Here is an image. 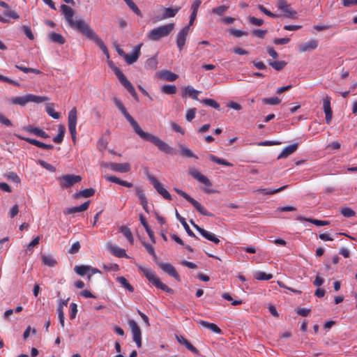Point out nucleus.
Listing matches in <instances>:
<instances>
[{
	"instance_id": "63",
	"label": "nucleus",
	"mask_w": 357,
	"mask_h": 357,
	"mask_svg": "<svg viewBox=\"0 0 357 357\" xmlns=\"http://www.w3.org/2000/svg\"><path fill=\"white\" fill-rule=\"evenodd\" d=\"M250 23L255 26H261L263 24L264 21L261 19H258L255 17H250L248 18Z\"/></svg>"
},
{
	"instance_id": "21",
	"label": "nucleus",
	"mask_w": 357,
	"mask_h": 357,
	"mask_svg": "<svg viewBox=\"0 0 357 357\" xmlns=\"http://www.w3.org/2000/svg\"><path fill=\"white\" fill-rule=\"evenodd\" d=\"M324 111L326 114V122L330 124L333 117V112L331 107V98L326 96L323 99Z\"/></svg>"
},
{
	"instance_id": "64",
	"label": "nucleus",
	"mask_w": 357,
	"mask_h": 357,
	"mask_svg": "<svg viewBox=\"0 0 357 357\" xmlns=\"http://www.w3.org/2000/svg\"><path fill=\"white\" fill-rule=\"evenodd\" d=\"M19 213V207L17 204H15L9 211L8 215L10 218H13Z\"/></svg>"
},
{
	"instance_id": "59",
	"label": "nucleus",
	"mask_w": 357,
	"mask_h": 357,
	"mask_svg": "<svg viewBox=\"0 0 357 357\" xmlns=\"http://www.w3.org/2000/svg\"><path fill=\"white\" fill-rule=\"evenodd\" d=\"M22 29L23 30L24 33L28 37L29 39H30V40L34 39L33 33H32V31L29 26L23 25L22 26Z\"/></svg>"
},
{
	"instance_id": "38",
	"label": "nucleus",
	"mask_w": 357,
	"mask_h": 357,
	"mask_svg": "<svg viewBox=\"0 0 357 357\" xmlns=\"http://www.w3.org/2000/svg\"><path fill=\"white\" fill-rule=\"evenodd\" d=\"M116 281L120 283L124 288H126L127 290H128L130 292L134 291L133 287L130 284V283L128 282L126 278L121 276L116 278Z\"/></svg>"
},
{
	"instance_id": "60",
	"label": "nucleus",
	"mask_w": 357,
	"mask_h": 357,
	"mask_svg": "<svg viewBox=\"0 0 357 357\" xmlns=\"http://www.w3.org/2000/svg\"><path fill=\"white\" fill-rule=\"evenodd\" d=\"M47 113L54 119H58L60 116L58 112H56L53 107L48 106L46 108Z\"/></svg>"
},
{
	"instance_id": "29",
	"label": "nucleus",
	"mask_w": 357,
	"mask_h": 357,
	"mask_svg": "<svg viewBox=\"0 0 357 357\" xmlns=\"http://www.w3.org/2000/svg\"><path fill=\"white\" fill-rule=\"evenodd\" d=\"M198 324L200 326L205 327L206 328H208L209 330L212 331L213 332L220 334L222 333V330L215 324L209 323L206 321L200 320L198 322Z\"/></svg>"
},
{
	"instance_id": "3",
	"label": "nucleus",
	"mask_w": 357,
	"mask_h": 357,
	"mask_svg": "<svg viewBox=\"0 0 357 357\" xmlns=\"http://www.w3.org/2000/svg\"><path fill=\"white\" fill-rule=\"evenodd\" d=\"M174 23H169L165 25L157 26L151 29L146 34L149 40L158 41L160 39L167 37L174 30Z\"/></svg>"
},
{
	"instance_id": "33",
	"label": "nucleus",
	"mask_w": 357,
	"mask_h": 357,
	"mask_svg": "<svg viewBox=\"0 0 357 357\" xmlns=\"http://www.w3.org/2000/svg\"><path fill=\"white\" fill-rule=\"evenodd\" d=\"M119 231L123 234V236L127 238L130 244H133L134 238L130 229L128 227L126 226H121L119 228Z\"/></svg>"
},
{
	"instance_id": "61",
	"label": "nucleus",
	"mask_w": 357,
	"mask_h": 357,
	"mask_svg": "<svg viewBox=\"0 0 357 357\" xmlns=\"http://www.w3.org/2000/svg\"><path fill=\"white\" fill-rule=\"evenodd\" d=\"M196 108H191L187 111L185 119L188 121H191L195 117Z\"/></svg>"
},
{
	"instance_id": "12",
	"label": "nucleus",
	"mask_w": 357,
	"mask_h": 357,
	"mask_svg": "<svg viewBox=\"0 0 357 357\" xmlns=\"http://www.w3.org/2000/svg\"><path fill=\"white\" fill-rule=\"evenodd\" d=\"M148 178L153 185L156 191L165 199L172 200V196L169 192L163 187L160 181L153 176L149 175Z\"/></svg>"
},
{
	"instance_id": "2",
	"label": "nucleus",
	"mask_w": 357,
	"mask_h": 357,
	"mask_svg": "<svg viewBox=\"0 0 357 357\" xmlns=\"http://www.w3.org/2000/svg\"><path fill=\"white\" fill-rule=\"evenodd\" d=\"M136 133L144 140L151 142L157 146L160 151L166 154H174V149L168 144L161 140L158 137L149 132H144L141 128L136 132Z\"/></svg>"
},
{
	"instance_id": "34",
	"label": "nucleus",
	"mask_w": 357,
	"mask_h": 357,
	"mask_svg": "<svg viewBox=\"0 0 357 357\" xmlns=\"http://www.w3.org/2000/svg\"><path fill=\"white\" fill-rule=\"evenodd\" d=\"M208 159L217 164H219V165H222L227 166V167L233 166V165L231 162L227 161L226 160L218 158L212 154L208 155Z\"/></svg>"
},
{
	"instance_id": "31",
	"label": "nucleus",
	"mask_w": 357,
	"mask_h": 357,
	"mask_svg": "<svg viewBox=\"0 0 357 357\" xmlns=\"http://www.w3.org/2000/svg\"><path fill=\"white\" fill-rule=\"evenodd\" d=\"M58 132L59 133L57 135L53 138V142L56 144H61L63 140L64 135L66 132L65 126L63 125H59L58 126Z\"/></svg>"
},
{
	"instance_id": "18",
	"label": "nucleus",
	"mask_w": 357,
	"mask_h": 357,
	"mask_svg": "<svg viewBox=\"0 0 357 357\" xmlns=\"http://www.w3.org/2000/svg\"><path fill=\"white\" fill-rule=\"evenodd\" d=\"M158 266L165 273H167L170 276L173 277L176 280H179L180 277L178 273L176 272L174 267L169 263H163V262H159L155 261Z\"/></svg>"
},
{
	"instance_id": "35",
	"label": "nucleus",
	"mask_w": 357,
	"mask_h": 357,
	"mask_svg": "<svg viewBox=\"0 0 357 357\" xmlns=\"http://www.w3.org/2000/svg\"><path fill=\"white\" fill-rule=\"evenodd\" d=\"M287 185H283L279 188L277 189H271V188H260L258 189L257 191L261 192L263 195H273L277 192H279L283 190H284Z\"/></svg>"
},
{
	"instance_id": "45",
	"label": "nucleus",
	"mask_w": 357,
	"mask_h": 357,
	"mask_svg": "<svg viewBox=\"0 0 357 357\" xmlns=\"http://www.w3.org/2000/svg\"><path fill=\"white\" fill-rule=\"evenodd\" d=\"M145 66H146V68H149V69H152V70L156 69L158 67L157 59L155 57H151V58L148 59L146 61Z\"/></svg>"
},
{
	"instance_id": "20",
	"label": "nucleus",
	"mask_w": 357,
	"mask_h": 357,
	"mask_svg": "<svg viewBox=\"0 0 357 357\" xmlns=\"http://www.w3.org/2000/svg\"><path fill=\"white\" fill-rule=\"evenodd\" d=\"M142 46V43L135 46L131 54H126V55H124V59L127 63L132 64L137 61L141 54L140 49Z\"/></svg>"
},
{
	"instance_id": "37",
	"label": "nucleus",
	"mask_w": 357,
	"mask_h": 357,
	"mask_svg": "<svg viewBox=\"0 0 357 357\" xmlns=\"http://www.w3.org/2000/svg\"><path fill=\"white\" fill-rule=\"evenodd\" d=\"M268 64L273 67L276 70H282L285 66L287 65V63L284 61H268Z\"/></svg>"
},
{
	"instance_id": "44",
	"label": "nucleus",
	"mask_w": 357,
	"mask_h": 357,
	"mask_svg": "<svg viewBox=\"0 0 357 357\" xmlns=\"http://www.w3.org/2000/svg\"><path fill=\"white\" fill-rule=\"evenodd\" d=\"M201 102L204 105H205L206 106L211 107H213L214 109H220L219 103H218L215 100H214L213 99L204 98L202 100H201Z\"/></svg>"
},
{
	"instance_id": "30",
	"label": "nucleus",
	"mask_w": 357,
	"mask_h": 357,
	"mask_svg": "<svg viewBox=\"0 0 357 357\" xmlns=\"http://www.w3.org/2000/svg\"><path fill=\"white\" fill-rule=\"evenodd\" d=\"M48 38L52 43H58L60 45H63L66 42L65 38L63 37L61 34L55 32H52L49 33Z\"/></svg>"
},
{
	"instance_id": "25",
	"label": "nucleus",
	"mask_w": 357,
	"mask_h": 357,
	"mask_svg": "<svg viewBox=\"0 0 357 357\" xmlns=\"http://www.w3.org/2000/svg\"><path fill=\"white\" fill-rule=\"evenodd\" d=\"M318 46V41L317 40H310L299 46V50L301 52H305L309 50H315Z\"/></svg>"
},
{
	"instance_id": "15",
	"label": "nucleus",
	"mask_w": 357,
	"mask_h": 357,
	"mask_svg": "<svg viewBox=\"0 0 357 357\" xmlns=\"http://www.w3.org/2000/svg\"><path fill=\"white\" fill-rule=\"evenodd\" d=\"M102 166L109 168L112 171L120 172V173H126L130 172L131 167L130 165L128 162L125 163H116V162H109L104 163Z\"/></svg>"
},
{
	"instance_id": "58",
	"label": "nucleus",
	"mask_w": 357,
	"mask_h": 357,
	"mask_svg": "<svg viewBox=\"0 0 357 357\" xmlns=\"http://www.w3.org/2000/svg\"><path fill=\"white\" fill-rule=\"evenodd\" d=\"M229 33L232 36H234L235 37H237V38L241 37L243 36H248V34L245 31H241V30H238V29H230L229 30Z\"/></svg>"
},
{
	"instance_id": "27",
	"label": "nucleus",
	"mask_w": 357,
	"mask_h": 357,
	"mask_svg": "<svg viewBox=\"0 0 357 357\" xmlns=\"http://www.w3.org/2000/svg\"><path fill=\"white\" fill-rule=\"evenodd\" d=\"M296 220H300V221L309 222H311V223H312L317 226H319V227L326 226V225H329V222L326 221V220H320L312 219V218H304L303 216H298L296 218Z\"/></svg>"
},
{
	"instance_id": "41",
	"label": "nucleus",
	"mask_w": 357,
	"mask_h": 357,
	"mask_svg": "<svg viewBox=\"0 0 357 357\" xmlns=\"http://www.w3.org/2000/svg\"><path fill=\"white\" fill-rule=\"evenodd\" d=\"M161 91L165 94L173 95L176 93V87L175 85H164L161 88Z\"/></svg>"
},
{
	"instance_id": "57",
	"label": "nucleus",
	"mask_w": 357,
	"mask_h": 357,
	"mask_svg": "<svg viewBox=\"0 0 357 357\" xmlns=\"http://www.w3.org/2000/svg\"><path fill=\"white\" fill-rule=\"evenodd\" d=\"M257 8L263 13H264L265 15H268V16H269L271 17L275 18V17H279L278 15H277L271 13V11H269L263 5H258Z\"/></svg>"
},
{
	"instance_id": "10",
	"label": "nucleus",
	"mask_w": 357,
	"mask_h": 357,
	"mask_svg": "<svg viewBox=\"0 0 357 357\" xmlns=\"http://www.w3.org/2000/svg\"><path fill=\"white\" fill-rule=\"evenodd\" d=\"M113 101H114V103L115 104V105L119 108V109L121 111L122 114L126 119V120L130 123V125L132 126L135 132H136L140 128L137 122L127 112L126 108L124 107V105L122 103V102L121 101V100H119L117 98H114L113 99Z\"/></svg>"
},
{
	"instance_id": "54",
	"label": "nucleus",
	"mask_w": 357,
	"mask_h": 357,
	"mask_svg": "<svg viewBox=\"0 0 357 357\" xmlns=\"http://www.w3.org/2000/svg\"><path fill=\"white\" fill-rule=\"evenodd\" d=\"M6 176L8 180L12 181L14 183H20V177L17 176V174L16 173H15L13 172H8V174H6Z\"/></svg>"
},
{
	"instance_id": "1",
	"label": "nucleus",
	"mask_w": 357,
	"mask_h": 357,
	"mask_svg": "<svg viewBox=\"0 0 357 357\" xmlns=\"http://www.w3.org/2000/svg\"><path fill=\"white\" fill-rule=\"evenodd\" d=\"M61 10L68 25L79 33L83 34L87 39L93 41L96 45L100 48L103 54L109 58V54L106 45L94 30L82 19L74 20L73 15L75 11L69 6L62 4L61 6Z\"/></svg>"
},
{
	"instance_id": "56",
	"label": "nucleus",
	"mask_w": 357,
	"mask_h": 357,
	"mask_svg": "<svg viewBox=\"0 0 357 357\" xmlns=\"http://www.w3.org/2000/svg\"><path fill=\"white\" fill-rule=\"evenodd\" d=\"M70 319H74L77 313V306L75 303H72L70 304Z\"/></svg>"
},
{
	"instance_id": "7",
	"label": "nucleus",
	"mask_w": 357,
	"mask_h": 357,
	"mask_svg": "<svg viewBox=\"0 0 357 357\" xmlns=\"http://www.w3.org/2000/svg\"><path fill=\"white\" fill-rule=\"evenodd\" d=\"M114 71L121 84L128 91V92L131 94L135 100H138L137 93H136L135 88L131 82L126 77V76L119 68H115Z\"/></svg>"
},
{
	"instance_id": "23",
	"label": "nucleus",
	"mask_w": 357,
	"mask_h": 357,
	"mask_svg": "<svg viewBox=\"0 0 357 357\" xmlns=\"http://www.w3.org/2000/svg\"><path fill=\"white\" fill-rule=\"evenodd\" d=\"M181 7H177L175 8H166L163 10V13L161 17H158L156 19V22L161 21L169 17H174L176 13L179 11Z\"/></svg>"
},
{
	"instance_id": "42",
	"label": "nucleus",
	"mask_w": 357,
	"mask_h": 357,
	"mask_svg": "<svg viewBox=\"0 0 357 357\" xmlns=\"http://www.w3.org/2000/svg\"><path fill=\"white\" fill-rule=\"evenodd\" d=\"M17 137L20 138V139H22L27 142H29V144H33V145H35L39 148H41V149H43L44 148V144L45 143L43 142H39L35 139H31V138H29V137H21L20 135H17Z\"/></svg>"
},
{
	"instance_id": "14",
	"label": "nucleus",
	"mask_w": 357,
	"mask_h": 357,
	"mask_svg": "<svg viewBox=\"0 0 357 357\" xmlns=\"http://www.w3.org/2000/svg\"><path fill=\"white\" fill-rule=\"evenodd\" d=\"M278 7L284 14L287 18L296 19L297 17V12L291 8L290 5L285 0H278Z\"/></svg>"
},
{
	"instance_id": "11",
	"label": "nucleus",
	"mask_w": 357,
	"mask_h": 357,
	"mask_svg": "<svg viewBox=\"0 0 357 357\" xmlns=\"http://www.w3.org/2000/svg\"><path fill=\"white\" fill-rule=\"evenodd\" d=\"M113 101H114V103L115 104V105L119 108V109L121 111L122 114L126 119V120L130 123V125L132 126L135 132H136L140 128L137 122L127 112L126 108L124 107V105L122 103V102L121 101V100H119L117 98H114L113 99Z\"/></svg>"
},
{
	"instance_id": "43",
	"label": "nucleus",
	"mask_w": 357,
	"mask_h": 357,
	"mask_svg": "<svg viewBox=\"0 0 357 357\" xmlns=\"http://www.w3.org/2000/svg\"><path fill=\"white\" fill-rule=\"evenodd\" d=\"M56 312H57V314H58V318H59V321L60 325H61L62 328H64V327H65V321H64L65 317H64L63 311L62 310V305L61 304H59V305L57 307V309H56Z\"/></svg>"
},
{
	"instance_id": "49",
	"label": "nucleus",
	"mask_w": 357,
	"mask_h": 357,
	"mask_svg": "<svg viewBox=\"0 0 357 357\" xmlns=\"http://www.w3.org/2000/svg\"><path fill=\"white\" fill-rule=\"evenodd\" d=\"M229 8V6L222 5L213 8L211 12L214 14L222 16Z\"/></svg>"
},
{
	"instance_id": "8",
	"label": "nucleus",
	"mask_w": 357,
	"mask_h": 357,
	"mask_svg": "<svg viewBox=\"0 0 357 357\" xmlns=\"http://www.w3.org/2000/svg\"><path fill=\"white\" fill-rule=\"evenodd\" d=\"M77 119V109H76V107H73L68 112V130H69L70 134L71 135L72 140H73L74 144H75V142H76Z\"/></svg>"
},
{
	"instance_id": "4",
	"label": "nucleus",
	"mask_w": 357,
	"mask_h": 357,
	"mask_svg": "<svg viewBox=\"0 0 357 357\" xmlns=\"http://www.w3.org/2000/svg\"><path fill=\"white\" fill-rule=\"evenodd\" d=\"M139 271L142 273L146 279L151 282L156 288L161 289L162 291L172 294L174 293L172 289L169 288L167 285L163 284L160 279L157 277L154 271L148 268H143L139 266Z\"/></svg>"
},
{
	"instance_id": "53",
	"label": "nucleus",
	"mask_w": 357,
	"mask_h": 357,
	"mask_svg": "<svg viewBox=\"0 0 357 357\" xmlns=\"http://www.w3.org/2000/svg\"><path fill=\"white\" fill-rule=\"evenodd\" d=\"M43 262L44 263V264L50 267L54 266L56 263L55 259L50 256H43Z\"/></svg>"
},
{
	"instance_id": "55",
	"label": "nucleus",
	"mask_w": 357,
	"mask_h": 357,
	"mask_svg": "<svg viewBox=\"0 0 357 357\" xmlns=\"http://www.w3.org/2000/svg\"><path fill=\"white\" fill-rule=\"evenodd\" d=\"M136 195L140 200V202H145L147 200L143 190L139 187L135 188Z\"/></svg>"
},
{
	"instance_id": "50",
	"label": "nucleus",
	"mask_w": 357,
	"mask_h": 357,
	"mask_svg": "<svg viewBox=\"0 0 357 357\" xmlns=\"http://www.w3.org/2000/svg\"><path fill=\"white\" fill-rule=\"evenodd\" d=\"M142 244L146 248V251L153 257L154 261H157L158 257L155 252L154 248L151 245L146 243L145 242H143Z\"/></svg>"
},
{
	"instance_id": "52",
	"label": "nucleus",
	"mask_w": 357,
	"mask_h": 357,
	"mask_svg": "<svg viewBox=\"0 0 357 357\" xmlns=\"http://www.w3.org/2000/svg\"><path fill=\"white\" fill-rule=\"evenodd\" d=\"M129 8L137 15L142 16V13L138 7L135 5V3L132 0H124Z\"/></svg>"
},
{
	"instance_id": "24",
	"label": "nucleus",
	"mask_w": 357,
	"mask_h": 357,
	"mask_svg": "<svg viewBox=\"0 0 357 357\" xmlns=\"http://www.w3.org/2000/svg\"><path fill=\"white\" fill-rule=\"evenodd\" d=\"M158 77L165 81L174 82L177 79L178 75L169 70H165L160 71L158 73Z\"/></svg>"
},
{
	"instance_id": "36",
	"label": "nucleus",
	"mask_w": 357,
	"mask_h": 357,
	"mask_svg": "<svg viewBox=\"0 0 357 357\" xmlns=\"http://www.w3.org/2000/svg\"><path fill=\"white\" fill-rule=\"evenodd\" d=\"M254 278L257 280H268L273 278V275L262 271H257L254 273Z\"/></svg>"
},
{
	"instance_id": "39",
	"label": "nucleus",
	"mask_w": 357,
	"mask_h": 357,
	"mask_svg": "<svg viewBox=\"0 0 357 357\" xmlns=\"http://www.w3.org/2000/svg\"><path fill=\"white\" fill-rule=\"evenodd\" d=\"M180 149H181V154L183 156L187 157V158H197V156L195 155L192 151L189 149L188 148L185 147V146L181 144L179 145Z\"/></svg>"
},
{
	"instance_id": "46",
	"label": "nucleus",
	"mask_w": 357,
	"mask_h": 357,
	"mask_svg": "<svg viewBox=\"0 0 357 357\" xmlns=\"http://www.w3.org/2000/svg\"><path fill=\"white\" fill-rule=\"evenodd\" d=\"M281 100L278 97L265 98L262 99V102L266 105H275L280 104Z\"/></svg>"
},
{
	"instance_id": "26",
	"label": "nucleus",
	"mask_w": 357,
	"mask_h": 357,
	"mask_svg": "<svg viewBox=\"0 0 357 357\" xmlns=\"http://www.w3.org/2000/svg\"><path fill=\"white\" fill-rule=\"evenodd\" d=\"M297 147H298L297 144H291V145H289V146L285 147L281 151V153L278 155V159L287 158L289 155H291V153H293L294 152L296 151V150L297 149Z\"/></svg>"
},
{
	"instance_id": "28",
	"label": "nucleus",
	"mask_w": 357,
	"mask_h": 357,
	"mask_svg": "<svg viewBox=\"0 0 357 357\" xmlns=\"http://www.w3.org/2000/svg\"><path fill=\"white\" fill-rule=\"evenodd\" d=\"M24 130L30 133L34 134V135L39 136L40 137H43V138H48L49 137V135L45 131H43V130H41L38 128H35V127L29 126L25 127Z\"/></svg>"
},
{
	"instance_id": "17",
	"label": "nucleus",
	"mask_w": 357,
	"mask_h": 357,
	"mask_svg": "<svg viewBox=\"0 0 357 357\" xmlns=\"http://www.w3.org/2000/svg\"><path fill=\"white\" fill-rule=\"evenodd\" d=\"M189 174L199 183L207 187H211L212 185L211 181L195 168H190L189 169Z\"/></svg>"
},
{
	"instance_id": "62",
	"label": "nucleus",
	"mask_w": 357,
	"mask_h": 357,
	"mask_svg": "<svg viewBox=\"0 0 357 357\" xmlns=\"http://www.w3.org/2000/svg\"><path fill=\"white\" fill-rule=\"evenodd\" d=\"M341 213L347 218L355 215V212L349 208H344L341 210Z\"/></svg>"
},
{
	"instance_id": "5",
	"label": "nucleus",
	"mask_w": 357,
	"mask_h": 357,
	"mask_svg": "<svg viewBox=\"0 0 357 357\" xmlns=\"http://www.w3.org/2000/svg\"><path fill=\"white\" fill-rule=\"evenodd\" d=\"M49 100V98L46 96H38L33 94H27L24 96H19L13 98L10 100V102L13 105H19L21 106H24L26 103L29 102H34L37 103L46 102Z\"/></svg>"
},
{
	"instance_id": "6",
	"label": "nucleus",
	"mask_w": 357,
	"mask_h": 357,
	"mask_svg": "<svg viewBox=\"0 0 357 357\" xmlns=\"http://www.w3.org/2000/svg\"><path fill=\"white\" fill-rule=\"evenodd\" d=\"M174 190L176 192L177 194H178L179 195L183 197L185 200L189 202L199 213L205 216H213V214L211 212L207 211L199 202H198L194 198L190 197L185 192L178 188H174Z\"/></svg>"
},
{
	"instance_id": "13",
	"label": "nucleus",
	"mask_w": 357,
	"mask_h": 357,
	"mask_svg": "<svg viewBox=\"0 0 357 357\" xmlns=\"http://www.w3.org/2000/svg\"><path fill=\"white\" fill-rule=\"evenodd\" d=\"M128 325L130 328L133 341L136 343L138 348L142 347V332L137 322L133 319L128 321Z\"/></svg>"
},
{
	"instance_id": "32",
	"label": "nucleus",
	"mask_w": 357,
	"mask_h": 357,
	"mask_svg": "<svg viewBox=\"0 0 357 357\" xmlns=\"http://www.w3.org/2000/svg\"><path fill=\"white\" fill-rule=\"evenodd\" d=\"M199 93V91L195 89L192 86H188L184 89L183 96H188L195 100H198L197 96Z\"/></svg>"
},
{
	"instance_id": "16",
	"label": "nucleus",
	"mask_w": 357,
	"mask_h": 357,
	"mask_svg": "<svg viewBox=\"0 0 357 357\" xmlns=\"http://www.w3.org/2000/svg\"><path fill=\"white\" fill-rule=\"evenodd\" d=\"M190 223L192 225V227L198 231L200 234L204 236L207 240L214 243L215 244H219L220 242V239L218 238L213 234L204 229L203 228L200 227L197 225H196L192 220H190Z\"/></svg>"
},
{
	"instance_id": "51",
	"label": "nucleus",
	"mask_w": 357,
	"mask_h": 357,
	"mask_svg": "<svg viewBox=\"0 0 357 357\" xmlns=\"http://www.w3.org/2000/svg\"><path fill=\"white\" fill-rule=\"evenodd\" d=\"M180 222L181 223V225H183V227H184L186 233L188 234V236H191V237H193V238H197V236L194 234V232L190 229L188 225L187 224L186 221H185V218H182L180 220Z\"/></svg>"
},
{
	"instance_id": "40",
	"label": "nucleus",
	"mask_w": 357,
	"mask_h": 357,
	"mask_svg": "<svg viewBox=\"0 0 357 357\" xmlns=\"http://www.w3.org/2000/svg\"><path fill=\"white\" fill-rule=\"evenodd\" d=\"M74 271L79 275L83 276L89 272L90 266L84 265L75 266L74 268Z\"/></svg>"
},
{
	"instance_id": "48",
	"label": "nucleus",
	"mask_w": 357,
	"mask_h": 357,
	"mask_svg": "<svg viewBox=\"0 0 357 357\" xmlns=\"http://www.w3.org/2000/svg\"><path fill=\"white\" fill-rule=\"evenodd\" d=\"M95 194V190L93 188H86L83 190H80L76 195L82 196L83 197H90Z\"/></svg>"
},
{
	"instance_id": "19",
	"label": "nucleus",
	"mask_w": 357,
	"mask_h": 357,
	"mask_svg": "<svg viewBox=\"0 0 357 357\" xmlns=\"http://www.w3.org/2000/svg\"><path fill=\"white\" fill-rule=\"evenodd\" d=\"M188 32L189 26H185L177 34L176 45L179 50H181L183 48Z\"/></svg>"
},
{
	"instance_id": "9",
	"label": "nucleus",
	"mask_w": 357,
	"mask_h": 357,
	"mask_svg": "<svg viewBox=\"0 0 357 357\" xmlns=\"http://www.w3.org/2000/svg\"><path fill=\"white\" fill-rule=\"evenodd\" d=\"M61 188H68L82 181L79 175L66 174L57 178Z\"/></svg>"
},
{
	"instance_id": "22",
	"label": "nucleus",
	"mask_w": 357,
	"mask_h": 357,
	"mask_svg": "<svg viewBox=\"0 0 357 357\" xmlns=\"http://www.w3.org/2000/svg\"><path fill=\"white\" fill-rule=\"evenodd\" d=\"M107 248L111 252V253H112V255L117 257L128 258V256L127 255L124 249L121 248L110 242L107 244Z\"/></svg>"
},
{
	"instance_id": "47",
	"label": "nucleus",
	"mask_w": 357,
	"mask_h": 357,
	"mask_svg": "<svg viewBox=\"0 0 357 357\" xmlns=\"http://www.w3.org/2000/svg\"><path fill=\"white\" fill-rule=\"evenodd\" d=\"M15 68H17V69L22 70V72H24L25 73H35L37 75L42 74V72L36 68H26V67H24L22 66H18V65H15Z\"/></svg>"
}]
</instances>
